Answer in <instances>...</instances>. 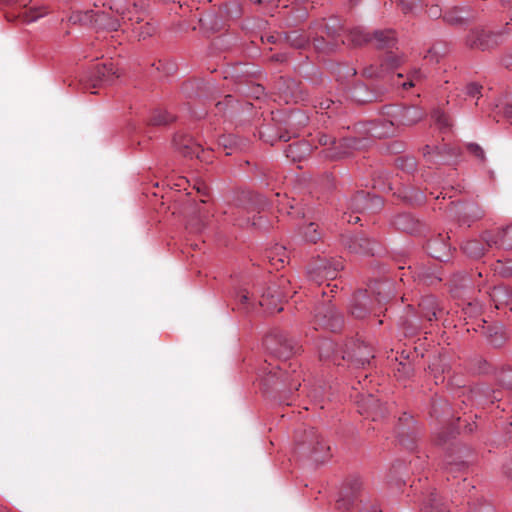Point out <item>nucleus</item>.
Instances as JSON below:
<instances>
[{
  "label": "nucleus",
  "mask_w": 512,
  "mask_h": 512,
  "mask_svg": "<svg viewBox=\"0 0 512 512\" xmlns=\"http://www.w3.org/2000/svg\"><path fill=\"white\" fill-rule=\"evenodd\" d=\"M363 491V480L359 475L347 476L335 494V509L339 512H348L359 502L361 507L358 512H381L377 503L364 500Z\"/></svg>",
  "instance_id": "nucleus-1"
},
{
  "label": "nucleus",
  "mask_w": 512,
  "mask_h": 512,
  "mask_svg": "<svg viewBox=\"0 0 512 512\" xmlns=\"http://www.w3.org/2000/svg\"><path fill=\"white\" fill-rule=\"evenodd\" d=\"M375 295L374 301L371 299L370 294L365 291H358L353 298L351 306V313L355 318L362 319L369 312L374 310V303L381 305L390 298V284L388 282L377 283L372 288Z\"/></svg>",
  "instance_id": "nucleus-2"
},
{
  "label": "nucleus",
  "mask_w": 512,
  "mask_h": 512,
  "mask_svg": "<svg viewBox=\"0 0 512 512\" xmlns=\"http://www.w3.org/2000/svg\"><path fill=\"white\" fill-rule=\"evenodd\" d=\"M509 32L504 30L493 31L485 27H474L465 37V45L469 49L489 51L501 45Z\"/></svg>",
  "instance_id": "nucleus-3"
},
{
  "label": "nucleus",
  "mask_w": 512,
  "mask_h": 512,
  "mask_svg": "<svg viewBox=\"0 0 512 512\" xmlns=\"http://www.w3.org/2000/svg\"><path fill=\"white\" fill-rule=\"evenodd\" d=\"M69 22L81 26L95 25L112 31H116L120 26L117 19H111L104 12L94 10L74 11L69 17Z\"/></svg>",
  "instance_id": "nucleus-4"
},
{
  "label": "nucleus",
  "mask_w": 512,
  "mask_h": 512,
  "mask_svg": "<svg viewBox=\"0 0 512 512\" xmlns=\"http://www.w3.org/2000/svg\"><path fill=\"white\" fill-rule=\"evenodd\" d=\"M384 109L385 115L390 118L396 129L414 125L425 116V112L417 106L390 105Z\"/></svg>",
  "instance_id": "nucleus-5"
},
{
  "label": "nucleus",
  "mask_w": 512,
  "mask_h": 512,
  "mask_svg": "<svg viewBox=\"0 0 512 512\" xmlns=\"http://www.w3.org/2000/svg\"><path fill=\"white\" fill-rule=\"evenodd\" d=\"M371 38L378 49L387 50L384 61L388 67H397L401 63L400 55L393 52V49L397 46V38L394 30H377L371 35Z\"/></svg>",
  "instance_id": "nucleus-6"
},
{
  "label": "nucleus",
  "mask_w": 512,
  "mask_h": 512,
  "mask_svg": "<svg viewBox=\"0 0 512 512\" xmlns=\"http://www.w3.org/2000/svg\"><path fill=\"white\" fill-rule=\"evenodd\" d=\"M265 346L278 358L287 359L295 353V343L281 331L270 333L265 338Z\"/></svg>",
  "instance_id": "nucleus-7"
},
{
  "label": "nucleus",
  "mask_w": 512,
  "mask_h": 512,
  "mask_svg": "<svg viewBox=\"0 0 512 512\" xmlns=\"http://www.w3.org/2000/svg\"><path fill=\"white\" fill-rule=\"evenodd\" d=\"M359 132L369 137L380 139L393 136L396 128L393 126L390 118L385 115L384 110L379 119L361 123L359 125Z\"/></svg>",
  "instance_id": "nucleus-8"
},
{
  "label": "nucleus",
  "mask_w": 512,
  "mask_h": 512,
  "mask_svg": "<svg viewBox=\"0 0 512 512\" xmlns=\"http://www.w3.org/2000/svg\"><path fill=\"white\" fill-rule=\"evenodd\" d=\"M286 295L278 289L275 283L270 284L261 291L259 305L269 313L280 312L283 310L281 301Z\"/></svg>",
  "instance_id": "nucleus-9"
},
{
  "label": "nucleus",
  "mask_w": 512,
  "mask_h": 512,
  "mask_svg": "<svg viewBox=\"0 0 512 512\" xmlns=\"http://www.w3.org/2000/svg\"><path fill=\"white\" fill-rule=\"evenodd\" d=\"M483 240L488 248H512V224L498 231H486Z\"/></svg>",
  "instance_id": "nucleus-10"
},
{
  "label": "nucleus",
  "mask_w": 512,
  "mask_h": 512,
  "mask_svg": "<svg viewBox=\"0 0 512 512\" xmlns=\"http://www.w3.org/2000/svg\"><path fill=\"white\" fill-rule=\"evenodd\" d=\"M383 201L380 197L370 195L364 191L357 192L351 199L349 208L352 213H361L364 210L376 211L382 207Z\"/></svg>",
  "instance_id": "nucleus-11"
},
{
  "label": "nucleus",
  "mask_w": 512,
  "mask_h": 512,
  "mask_svg": "<svg viewBox=\"0 0 512 512\" xmlns=\"http://www.w3.org/2000/svg\"><path fill=\"white\" fill-rule=\"evenodd\" d=\"M115 77H118V74L112 62L101 65L97 64L90 77L91 85L93 88H96L102 84H110Z\"/></svg>",
  "instance_id": "nucleus-12"
},
{
  "label": "nucleus",
  "mask_w": 512,
  "mask_h": 512,
  "mask_svg": "<svg viewBox=\"0 0 512 512\" xmlns=\"http://www.w3.org/2000/svg\"><path fill=\"white\" fill-rule=\"evenodd\" d=\"M344 245L352 252L360 255H373L374 243L363 234L355 236H345Z\"/></svg>",
  "instance_id": "nucleus-13"
},
{
  "label": "nucleus",
  "mask_w": 512,
  "mask_h": 512,
  "mask_svg": "<svg viewBox=\"0 0 512 512\" xmlns=\"http://www.w3.org/2000/svg\"><path fill=\"white\" fill-rule=\"evenodd\" d=\"M175 148L185 157H199L202 148L190 136L178 135L173 140Z\"/></svg>",
  "instance_id": "nucleus-14"
},
{
  "label": "nucleus",
  "mask_w": 512,
  "mask_h": 512,
  "mask_svg": "<svg viewBox=\"0 0 512 512\" xmlns=\"http://www.w3.org/2000/svg\"><path fill=\"white\" fill-rule=\"evenodd\" d=\"M427 248L433 258L442 262L449 259L450 245L446 243V236L439 234L428 242Z\"/></svg>",
  "instance_id": "nucleus-15"
},
{
  "label": "nucleus",
  "mask_w": 512,
  "mask_h": 512,
  "mask_svg": "<svg viewBox=\"0 0 512 512\" xmlns=\"http://www.w3.org/2000/svg\"><path fill=\"white\" fill-rule=\"evenodd\" d=\"M360 407L370 414L373 420L383 418L387 413V408L372 394L362 398Z\"/></svg>",
  "instance_id": "nucleus-16"
},
{
  "label": "nucleus",
  "mask_w": 512,
  "mask_h": 512,
  "mask_svg": "<svg viewBox=\"0 0 512 512\" xmlns=\"http://www.w3.org/2000/svg\"><path fill=\"white\" fill-rule=\"evenodd\" d=\"M475 16L469 8L454 7L445 12L443 19L450 25H462L473 20Z\"/></svg>",
  "instance_id": "nucleus-17"
},
{
  "label": "nucleus",
  "mask_w": 512,
  "mask_h": 512,
  "mask_svg": "<svg viewBox=\"0 0 512 512\" xmlns=\"http://www.w3.org/2000/svg\"><path fill=\"white\" fill-rule=\"evenodd\" d=\"M342 31V24L339 18L332 17L329 18V20L325 23V32L327 37L331 38L333 40V43L330 46H326L325 50L331 51L335 47L339 45V43L344 44L345 40L340 39V41L337 40L338 37L341 36ZM324 51V47L322 46V52Z\"/></svg>",
  "instance_id": "nucleus-18"
},
{
  "label": "nucleus",
  "mask_w": 512,
  "mask_h": 512,
  "mask_svg": "<svg viewBox=\"0 0 512 512\" xmlns=\"http://www.w3.org/2000/svg\"><path fill=\"white\" fill-rule=\"evenodd\" d=\"M318 228L319 225L317 222L304 220L303 223L298 226L297 231L302 241L315 244L320 240Z\"/></svg>",
  "instance_id": "nucleus-19"
},
{
  "label": "nucleus",
  "mask_w": 512,
  "mask_h": 512,
  "mask_svg": "<svg viewBox=\"0 0 512 512\" xmlns=\"http://www.w3.org/2000/svg\"><path fill=\"white\" fill-rule=\"evenodd\" d=\"M267 258L271 266L279 270L289 261L287 250L284 246L276 244L267 252Z\"/></svg>",
  "instance_id": "nucleus-20"
},
{
  "label": "nucleus",
  "mask_w": 512,
  "mask_h": 512,
  "mask_svg": "<svg viewBox=\"0 0 512 512\" xmlns=\"http://www.w3.org/2000/svg\"><path fill=\"white\" fill-rule=\"evenodd\" d=\"M342 269L343 262L341 258H322V279L335 280Z\"/></svg>",
  "instance_id": "nucleus-21"
},
{
  "label": "nucleus",
  "mask_w": 512,
  "mask_h": 512,
  "mask_svg": "<svg viewBox=\"0 0 512 512\" xmlns=\"http://www.w3.org/2000/svg\"><path fill=\"white\" fill-rule=\"evenodd\" d=\"M347 357L356 366L364 367L370 363V359L373 358L372 350L369 346L364 343H359L352 353H347Z\"/></svg>",
  "instance_id": "nucleus-22"
},
{
  "label": "nucleus",
  "mask_w": 512,
  "mask_h": 512,
  "mask_svg": "<svg viewBox=\"0 0 512 512\" xmlns=\"http://www.w3.org/2000/svg\"><path fill=\"white\" fill-rule=\"evenodd\" d=\"M46 13L47 12L44 9L31 7L29 9H22L18 14L6 13V18L9 21L20 18L22 22L29 24L42 18Z\"/></svg>",
  "instance_id": "nucleus-23"
},
{
  "label": "nucleus",
  "mask_w": 512,
  "mask_h": 512,
  "mask_svg": "<svg viewBox=\"0 0 512 512\" xmlns=\"http://www.w3.org/2000/svg\"><path fill=\"white\" fill-rule=\"evenodd\" d=\"M394 225L398 230L412 234L418 231L419 222L411 214L403 213L394 219Z\"/></svg>",
  "instance_id": "nucleus-24"
},
{
  "label": "nucleus",
  "mask_w": 512,
  "mask_h": 512,
  "mask_svg": "<svg viewBox=\"0 0 512 512\" xmlns=\"http://www.w3.org/2000/svg\"><path fill=\"white\" fill-rule=\"evenodd\" d=\"M309 145L305 141L293 142L286 146L284 152L286 157L292 161H300L309 153Z\"/></svg>",
  "instance_id": "nucleus-25"
},
{
  "label": "nucleus",
  "mask_w": 512,
  "mask_h": 512,
  "mask_svg": "<svg viewBox=\"0 0 512 512\" xmlns=\"http://www.w3.org/2000/svg\"><path fill=\"white\" fill-rule=\"evenodd\" d=\"M349 45L354 47L361 46L365 43L372 41L371 35L367 33L362 27H352L348 30L346 36Z\"/></svg>",
  "instance_id": "nucleus-26"
},
{
  "label": "nucleus",
  "mask_w": 512,
  "mask_h": 512,
  "mask_svg": "<svg viewBox=\"0 0 512 512\" xmlns=\"http://www.w3.org/2000/svg\"><path fill=\"white\" fill-rule=\"evenodd\" d=\"M219 146L223 147L226 155H232L235 151L244 147V141L236 135H222L218 140Z\"/></svg>",
  "instance_id": "nucleus-27"
},
{
  "label": "nucleus",
  "mask_w": 512,
  "mask_h": 512,
  "mask_svg": "<svg viewBox=\"0 0 512 512\" xmlns=\"http://www.w3.org/2000/svg\"><path fill=\"white\" fill-rule=\"evenodd\" d=\"M431 118L441 132L450 131L452 122L450 117L443 110L439 108L434 109L431 113Z\"/></svg>",
  "instance_id": "nucleus-28"
},
{
  "label": "nucleus",
  "mask_w": 512,
  "mask_h": 512,
  "mask_svg": "<svg viewBox=\"0 0 512 512\" xmlns=\"http://www.w3.org/2000/svg\"><path fill=\"white\" fill-rule=\"evenodd\" d=\"M484 244H485V242L483 239H482V241L471 240L464 244L463 251L469 257L478 259V258L482 257L485 253Z\"/></svg>",
  "instance_id": "nucleus-29"
},
{
  "label": "nucleus",
  "mask_w": 512,
  "mask_h": 512,
  "mask_svg": "<svg viewBox=\"0 0 512 512\" xmlns=\"http://www.w3.org/2000/svg\"><path fill=\"white\" fill-rule=\"evenodd\" d=\"M260 138L267 143H270L271 145H274L277 141H284L287 142L290 140L291 136H286L285 134H273V128L271 126H264L259 131Z\"/></svg>",
  "instance_id": "nucleus-30"
},
{
  "label": "nucleus",
  "mask_w": 512,
  "mask_h": 512,
  "mask_svg": "<svg viewBox=\"0 0 512 512\" xmlns=\"http://www.w3.org/2000/svg\"><path fill=\"white\" fill-rule=\"evenodd\" d=\"M324 318L328 319L326 327L331 331H337L342 327L343 319L333 308L327 309Z\"/></svg>",
  "instance_id": "nucleus-31"
},
{
  "label": "nucleus",
  "mask_w": 512,
  "mask_h": 512,
  "mask_svg": "<svg viewBox=\"0 0 512 512\" xmlns=\"http://www.w3.org/2000/svg\"><path fill=\"white\" fill-rule=\"evenodd\" d=\"M423 512H448L446 507L440 503L435 493H430L429 499L422 508Z\"/></svg>",
  "instance_id": "nucleus-32"
},
{
  "label": "nucleus",
  "mask_w": 512,
  "mask_h": 512,
  "mask_svg": "<svg viewBox=\"0 0 512 512\" xmlns=\"http://www.w3.org/2000/svg\"><path fill=\"white\" fill-rule=\"evenodd\" d=\"M507 287L505 286H497L494 287L492 292L490 293L491 300L495 303V307L498 309L500 305L507 304Z\"/></svg>",
  "instance_id": "nucleus-33"
},
{
  "label": "nucleus",
  "mask_w": 512,
  "mask_h": 512,
  "mask_svg": "<svg viewBox=\"0 0 512 512\" xmlns=\"http://www.w3.org/2000/svg\"><path fill=\"white\" fill-rule=\"evenodd\" d=\"M174 120V117L166 111H154L150 117V124L152 125H165Z\"/></svg>",
  "instance_id": "nucleus-34"
},
{
  "label": "nucleus",
  "mask_w": 512,
  "mask_h": 512,
  "mask_svg": "<svg viewBox=\"0 0 512 512\" xmlns=\"http://www.w3.org/2000/svg\"><path fill=\"white\" fill-rule=\"evenodd\" d=\"M424 77L425 75L421 69H415L410 73L408 81L403 82L401 85L404 89H408L415 86L416 83L420 82Z\"/></svg>",
  "instance_id": "nucleus-35"
},
{
  "label": "nucleus",
  "mask_w": 512,
  "mask_h": 512,
  "mask_svg": "<svg viewBox=\"0 0 512 512\" xmlns=\"http://www.w3.org/2000/svg\"><path fill=\"white\" fill-rule=\"evenodd\" d=\"M482 88L483 87L477 83H474V82L469 83L465 86V94L468 97L476 98L478 100L482 96V93H481Z\"/></svg>",
  "instance_id": "nucleus-36"
},
{
  "label": "nucleus",
  "mask_w": 512,
  "mask_h": 512,
  "mask_svg": "<svg viewBox=\"0 0 512 512\" xmlns=\"http://www.w3.org/2000/svg\"><path fill=\"white\" fill-rule=\"evenodd\" d=\"M386 66L387 68H389L386 63L384 62V64L381 65V67H378V66H374V65H369V66H366L364 69H363V75L367 78H373V77H380L381 74H382V67L383 66Z\"/></svg>",
  "instance_id": "nucleus-37"
},
{
  "label": "nucleus",
  "mask_w": 512,
  "mask_h": 512,
  "mask_svg": "<svg viewBox=\"0 0 512 512\" xmlns=\"http://www.w3.org/2000/svg\"><path fill=\"white\" fill-rule=\"evenodd\" d=\"M404 468V464L400 461L394 463L390 469H389V473L387 475V480L388 481H394L397 479V476L398 474L403 470Z\"/></svg>",
  "instance_id": "nucleus-38"
},
{
  "label": "nucleus",
  "mask_w": 512,
  "mask_h": 512,
  "mask_svg": "<svg viewBox=\"0 0 512 512\" xmlns=\"http://www.w3.org/2000/svg\"><path fill=\"white\" fill-rule=\"evenodd\" d=\"M494 271L503 277H510L512 276V264L506 265L498 261L494 268Z\"/></svg>",
  "instance_id": "nucleus-39"
},
{
  "label": "nucleus",
  "mask_w": 512,
  "mask_h": 512,
  "mask_svg": "<svg viewBox=\"0 0 512 512\" xmlns=\"http://www.w3.org/2000/svg\"><path fill=\"white\" fill-rule=\"evenodd\" d=\"M467 149H468V151L472 155H474L480 161H484L485 160L484 151H483V149L479 145H477L475 143H470V144L467 145Z\"/></svg>",
  "instance_id": "nucleus-40"
},
{
  "label": "nucleus",
  "mask_w": 512,
  "mask_h": 512,
  "mask_svg": "<svg viewBox=\"0 0 512 512\" xmlns=\"http://www.w3.org/2000/svg\"><path fill=\"white\" fill-rule=\"evenodd\" d=\"M235 221V224L238 225V226H241V227H244V226H256L257 223L255 222V220H251L249 217L247 218H242V217H236L234 219Z\"/></svg>",
  "instance_id": "nucleus-41"
},
{
  "label": "nucleus",
  "mask_w": 512,
  "mask_h": 512,
  "mask_svg": "<svg viewBox=\"0 0 512 512\" xmlns=\"http://www.w3.org/2000/svg\"><path fill=\"white\" fill-rule=\"evenodd\" d=\"M402 10L407 13L413 9V6L416 2H420L421 0H399Z\"/></svg>",
  "instance_id": "nucleus-42"
},
{
  "label": "nucleus",
  "mask_w": 512,
  "mask_h": 512,
  "mask_svg": "<svg viewBox=\"0 0 512 512\" xmlns=\"http://www.w3.org/2000/svg\"><path fill=\"white\" fill-rule=\"evenodd\" d=\"M428 16L437 19L441 16V8L438 5H432L428 9Z\"/></svg>",
  "instance_id": "nucleus-43"
},
{
  "label": "nucleus",
  "mask_w": 512,
  "mask_h": 512,
  "mask_svg": "<svg viewBox=\"0 0 512 512\" xmlns=\"http://www.w3.org/2000/svg\"><path fill=\"white\" fill-rule=\"evenodd\" d=\"M333 181L334 178L331 174H328L326 172L322 173V187L325 184L328 188H331L333 186Z\"/></svg>",
  "instance_id": "nucleus-44"
},
{
  "label": "nucleus",
  "mask_w": 512,
  "mask_h": 512,
  "mask_svg": "<svg viewBox=\"0 0 512 512\" xmlns=\"http://www.w3.org/2000/svg\"><path fill=\"white\" fill-rule=\"evenodd\" d=\"M342 219L343 221L347 222V223H353V224H356L360 221V217L358 215H353V214H348V213H344L343 216H342Z\"/></svg>",
  "instance_id": "nucleus-45"
},
{
  "label": "nucleus",
  "mask_w": 512,
  "mask_h": 512,
  "mask_svg": "<svg viewBox=\"0 0 512 512\" xmlns=\"http://www.w3.org/2000/svg\"><path fill=\"white\" fill-rule=\"evenodd\" d=\"M367 139H353V143L351 144V146L354 148V149H362L366 146V141Z\"/></svg>",
  "instance_id": "nucleus-46"
},
{
  "label": "nucleus",
  "mask_w": 512,
  "mask_h": 512,
  "mask_svg": "<svg viewBox=\"0 0 512 512\" xmlns=\"http://www.w3.org/2000/svg\"><path fill=\"white\" fill-rule=\"evenodd\" d=\"M307 274L308 276L314 280V281H317L318 279V276H319V273H318V270L314 267H308L307 268Z\"/></svg>",
  "instance_id": "nucleus-47"
},
{
  "label": "nucleus",
  "mask_w": 512,
  "mask_h": 512,
  "mask_svg": "<svg viewBox=\"0 0 512 512\" xmlns=\"http://www.w3.org/2000/svg\"><path fill=\"white\" fill-rule=\"evenodd\" d=\"M336 143V139L332 137H327L322 134V146H326L328 144L334 145Z\"/></svg>",
  "instance_id": "nucleus-48"
},
{
  "label": "nucleus",
  "mask_w": 512,
  "mask_h": 512,
  "mask_svg": "<svg viewBox=\"0 0 512 512\" xmlns=\"http://www.w3.org/2000/svg\"><path fill=\"white\" fill-rule=\"evenodd\" d=\"M239 297H240V302H241L242 304H246V303H248V301H249V296H248V293H247V292H245V291H241V292H240V296H239Z\"/></svg>",
  "instance_id": "nucleus-49"
},
{
  "label": "nucleus",
  "mask_w": 512,
  "mask_h": 512,
  "mask_svg": "<svg viewBox=\"0 0 512 512\" xmlns=\"http://www.w3.org/2000/svg\"><path fill=\"white\" fill-rule=\"evenodd\" d=\"M505 117L512 121V105H508L504 110Z\"/></svg>",
  "instance_id": "nucleus-50"
},
{
  "label": "nucleus",
  "mask_w": 512,
  "mask_h": 512,
  "mask_svg": "<svg viewBox=\"0 0 512 512\" xmlns=\"http://www.w3.org/2000/svg\"><path fill=\"white\" fill-rule=\"evenodd\" d=\"M424 58H425V59H427V58H435V60H436V61H438V59H437V57H436L435 53L433 52V49H432V48L428 50V52H427V54L424 56Z\"/></svg>",
  "instance_id": "nucleus-51"
},
{
  "label": "nucleus",
  "mask_w": 512,
  "mask_h": 512,
  "mask_svg": "<svg viewBox=\"0 0 512 512\" xmlns=\"http://www.w3.org/2000/svg\"><path fill=\"white\" fill-rule=\"evenodd\" d=\"M425 316L429 321H432L433 319H437V312L434 310L431 313L425 314Z\"/></svg>",
  "instance_id": "nucleus-52"
},
{
  "label": "nucleus",
  "mask_w": 512,
  "mask_h": 512,
  "mask_svg": "<svg viewBox=\"0 0 512 512\" xmlns=\"http://www.w3.org/2000/svg\"><path fill=\"white\" fill-rule=\"evenodd\" d=\"M406 163H407V167H408L409 169H411V170H412V169H414V168H415V161H414V159H413V158H409V159H407V160H406Z\"/></svg>",
  "instance_id": "nucleus-53"
},
{
  "label": "nucleus",
  "mask_w": 512,
  "mask_h": 512,
  "mask_svg": "<svg viewBox=\"0 0 512 512\" xmlns=\"http://www.w3.org/2000/svg\"><path fill=\"white\" fill-rule=\"evenodd\" d=\"M507 294H506V297H507V301H512V288H508L507 287Z\"/></svg>",
  "instance_id": "nucleus-54"
},
{
  "label": "nucleus",
  "mask_w": 512,
  "mask_h": 512,
  "mask_svg": "<svg viewBox=\"0 0 512 512\" xmlns=\"http://www.w3.org/2000/svg\"><path fill=\"white\" fill-rule=\"evenodd\" d=\"M325 153V157H328V158H335L336 155L334 153H330L328 152V149L327 150H322V154Z\"/></svg>",
  "instance_id": "nucleus-55"
},
{
  "label": "nucleus",
  "mask_w": 512,
  "mask_h": 512,
  "mask_svg": "<svg viewBox=\"0 0 512 512\" xmlns=\"http://www.w3.org/2000/svg\"><path fill=\"white\" fill-rule=\"evenodd\" d=\"M272 59H275L276 61H283L284 56L283 55H274Z\"/></svg>",
  "instance_id": "nucleus-56"
},
{
  "label": "nucleus",
  "mask_w": 512,
  "mask_h": 512,
  "mask_svg": "<svg viewBox=\"0 0 512 512\" xmlns=\"http://www.w3.org/2000/svg\"><path fill=\"white\" fill-rule=\"evenodd\" d=\"M311 325H312V327H313V329H314L315 331H317V330H318V321H317V319H316V318L313 320V322H312V324H311Z\"/></svg>",
  "instance_id": "nucleus-57"
},
{
  "label": "nucleus",
  "mask_w": 512,
  "mask_h": 512,
  "mask_svg": "<svg viewBox=\"0 0 512 512\" xmlns=\"http://www.w3.org/2000/svg\"><path fill=\"white\" fill-rule=\"evenodd\" d=\"M400 365L403 367V370H404L405 372H409V371H410V366H409V365L402 364V363H400Z\"/></svg>",
  "instance_id": "nucleus-58"
},
{
  "label": "nucleus",
  "mask_w": 512,
  "mask_h": 512,
  "mask_svg": "<svg viewBox=\"0 0 512 512\" xmlns=\"http://www.w3.org/2000/svg\"><path fill=\"white\" fill-rule=\"evenodd\" d=\"M327 102H328V104H327V106L325 107V109H329V108H330V104H331V103H333L332 101H327ZM324 104H325V103L322 101V103H321L322 109H324Z\"/></svg>",
  "instance_id": "nucleus-59"
},
{
  "label": "nucleus",
  "mask_w": 512,
  "mask_h": 512,
  "mask_svg": "<svg viewBox=\"0 0 512 512\" xmlns=\"http://www.w3.org/2000/svg\"><path fill=\"white\" fill-rule=\"evenodd\" d=\"M327 287H331V292H334V289L337 288V284L331 285L330 283H328Z\"/></svg>",
  "instance_id": "nucleus-60"
},
{
  "label": "nucleus",
  "mask_w": 512,
  "mask_h": 512,
  "mask_svg": "<svg viewBox=\"0 0 512 512\" xmlns=\"http://www.w3.org/2000/svg\"><path fill=\"white\" fill-rule=\"evenodd\" d=\"M429 153H430V147L426 146L424 155L429 154Z\"/></svg>",
  "instance_id": "nucleus-61"
},
{
  "label": "nucleus",
  "mask_w": 512,
  "mask_h": 512,
  "mask_svg": "<svg viewBox=\"0 0 512 512\" xmlns=\"http://www.w3.org/2000/svg\"><path fill=\"white\" fill-rule=\"evenodd\" d=\"M510 57H511V59H512V55H511ZM506 64H507V65H512V60H511V61H507V63H506Z\"/></svg>",
  "instance_id": "nucleus-62"
},
{
  "label": "nucleus",
  "mask_w": 512,
  "mask_h": 512,
  "mask_svg": "<svg viewBox=\"0 0 512 512\" xmlns=\"http://www.w3.org/2000/svg\"><path fill=\"white\" fill-rule=\"evenodd\" d=\"M325 457H326V455H323V454L321 455V458H322V459H323V458H325ZM327 457H329V458H330V457H331V455H327Z\"/></svg>",
  "instance_id": "nucleus-63"
},
{
  "label": "nucleus",
  "mask_w": 512,
  "mask_h": 512,
  "mask_svg": "<svg viewBox=\"0 0 512 512\" xmlns=\"http://www.w3.org/2000/svg\"><path fill=\"white\" fill-rule=\"evenodd\" d=\"M236 213L237 215H240L242 213V210H238Z\"/></svg>",
  "instance_id": "nucleus-64"
}]
</instances>
